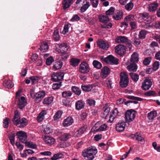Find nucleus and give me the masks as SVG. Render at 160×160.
Segmentation results:
<instances>
[{
    "label": "nucleus",
    "mask_w": 160,
    "mask_h": 160,
    "mask_svg": "<svg viewBox=\"0 0 160 160\" xmlns=\"http://www.w3.org/2000/svg\"><path fill=\"white\" fill-rule=\"evenodd\" d=\"M20 116L18 114V111L16 110L14 112V116L13 119V122L15 124H18V127L22 128L26 126L28 124L27 120L24 118L20 119Z\"/></svg>",
    "instance_id": "1"
},
{
    "label": "nucleus",
    "mask_w": 160,
    "mask_h": 160,
    "mask_svg": "<svg viewBox=\"0 0 160 160\" xmlns=\"http://www.w3.org/2000/svg\"><path fill=\"white\" fill-rule=\"evenodd\" d=\"M97 153V150L95 147H89L84 149L82 152V156L86 159H94Z\"/></svg>",
    "instance_id": "2"
},
{
    "label": "nucleus",
    "mask_w": 160,
    "mask_h": 160,
    "mask_svg": "<svg viewBox=\"0 0 160 160\" xmlns=\"http://www.w3.org/2000/svg\"><path fill=\"white\" fill-rule=\"evenodd\" d=\"M99 21L104 24L103 25H101V28H109L112 26V23L109 22V18L105 15H100L99 17Z\"/></svg>",
    "instance_id": "3"
},
{
    "label": "nucleus",
    "mask_w": 160,
    "mask_h": 160,
    "mask_svg": "<svg viewBox=\"0 0 160 160\" xmlns=\"http://www.w3.org/2000/svg\"><path fill=\"white\" fill-rule=\"evenodd\" d=\"M120 85L121 87L125 88L127 87L129 83L128 75L126 72H123L120 73Z\"/></svg>",
    "instance_id": "4"
},
{
    "label": "nucleus",
    "mask_w": 160,
    "mask_h": 160,
    "mask_svg": "<svg viewBox=\"0 0 160 160\" xmlns=\"http://www.w3.org/2000/svg\"><path fill=\"white\" fill-rule=\"evenodd\" d=\"M32 91L30 92L31 96L32 98L35 99V102L37 103L41 102L45 95V92L43 91H39L35 94Z\"/></svg>",
    "instance_id": "5"
},
{
    "label": "nucleus",
    "mask_w": 160,
    "mask_h": 160,
    "mask_svg": "<svg viewBox=\"0 0 160 160\" xmlns=\"http://www.w3.org/2000/svg\"><path fill=\"white\" fill-rule=\"evenodd\" d=\"M128 39L126 37L124 36H119L117 37L115 41L118 43H125L128 44V47L129 50L132 49V46L130 43L128 42Z\"/></svg>",
    "instance_id": "6"
},
{
    "label": "nucleus",
    "mask_w": 160,
    "mask_h": 160,
    "mask_svg": "<svg viewBox=\"0 0 160 160\" xmlns=\"http://www.w3.org/2000/svg\"><path fill=\"white\" fill-rule=\"evenodd\" d=\"M135 112L132 110H128L126 111L125 117L126 120L128 122L132 121L135 117Z\"/></svg>",
    "instance_id": "7"
},
{
    "label": "nucleus",
    "mask_w": 160,
    "mask_h": 160,
    "mask_svg": "<svg viewBox=\"0 0 160 160\" xmlns=\"http://www.w3.org/2000/svg\"><path fill=\"white\" fill-rule=\"evenodd\" d=\"M90 70L88 64L86 62L83 61L81 63L79 66V72L82 73H86L88 72Z\"/></svg>",
    "instance_id": "8"
},
{
    "label": "nucleus",
    "mask_w": 160,
    "mask_h": 160,
    "mask_svg": "<svg viewBox=\"0 0 160 160\" xmlns=\"http://www.w3.org/2000/svg\"><path fill=\"white\" fill-rule=\"evenodd\" d=\"M64 74L62 72H54L51 75V80L54 82L62 80L63 78Z\"/></svg>",
    "instance_id": "9"
},
{
    "label": "nucleus",
    "mask_w": 160,
    "mask_h": 160,
    "mask_svg": "<svg viewBox=\"0 0 160 160\" xmlns=\"http://www.w3.org/2000/svg\"><path fill=\"white\" fill-rule=\"evenodd\" d=\"M107 128V126L106 124H104L101 125L99 122H98L95 124L92 130L93 129L95 132L102 131L106 130Z\"/></svg>",
    "instance_id": "10"
},
{
    "label": "nucleus",
    "mask_w": 160,
    "mask_h": 160,
    "mask_svg": "<svg viewBox=\"0 0 160 160\" xmlns=\"http://www.w3.org/2000/svg\"><path fill=\"white\" fill-rule=\"evenodd\" d=\"M152 84L151 80L149 78H147L142 82L141 88L144 90H147L150 88Z\"/></svg>",
    "instance_id": "11"
},
{
    "label": "nucleus",
    "mask_w": 160,
    "mask_h": 160,
    "mask_svg": "<svg viewBox=\"0 0 160 160\" xmlns=\"http://www.w3.org/2000/svg\"><path fill=\"white\" fill-rule=\"evenodd\" d=\"M115 51L118 55H123L126 52V48L124 45L119 44L116 46Z\"/></svg>",
    "instance_id": "12"
},
{
    "label": "nucleus",
    "mask_w": 160,
    "mask_h": 160,
    "mask_svg": "<svg viewBox=\"0 0 160 160\" xmlns=\"http://www.w3.org/2000/svg\"><path fill=\"white\" fill-rule=\"evenodd\" d=\"M17 135L19 140L22 143H24L27 138L26 133L23 131H20L17 132Z\"/></svg>",
    "instance_id": "13"
},
{
    "label": "nucleus",
    "mask_w": 160,
    "mask_h": 160,
    "mask_svg": "<svg viewBox=\"0 0 160 160\" xmlns=\"http://www.w3.org/2000/svg\"><path fill=\"white\" fill-rule=\"evenodd\" d=\"M44 142L49 145H52L55 142V139L51 137L45 136L43 138Z\"/></svg>",
    "instance_id": "14"
},
{
    "label": "nucleus",
    "mask_w": 160,
    "mask_h": 160,
    "mask_svg": "<svg viewBox=\"0 0 160 160\" xmlns=\"http://www.w3.org/2000/svg\"><path fill=\"white\" fill-rule=\"evenodd\" d=\"M118 59L112 55L108 56L107 62L112 64L117 65L118 64Z\"/></svg>",
    "instance_id": "15"
},
{
    "label": "nucleus",
    "mask_w": 160,
    "mask_h": 160,
    "mask_svg": "<svg viewBox=\"0 0 160 160\" xmlns=\"http://www.w3.org/2000/svg\"><path fill=\"white\" fill-rule=\"evenodd\" d=\"M159 6V4L157 2H154L148 5V11L149 12H153L156 11Z\"/></svg>",
    "instance_id": "16"
},
{
    "label": "nucleus",
    "mask_w": 160,
    "mask_h": 160,
    "mask_svg": "<svg viewBox=\"0 0 160 160\" xmlns=\"http://www.w3.org/2000/svg\"><path fill=\"white\" fill-rule=\"evenodd\" d=\"M98 46L103 49H107L109 48L108 44L105 41L102 40H99L97 42Z\"/></svg>",
    "instance_id": "17"
},
{
    "label": "nucleus",
    "mask_w": 160,
    "mask_h": 160,
    "mask_svg": "<svg viewBox=\"0 0 160 160\" xmlns=\"http://www.w3.org/2000/svg\"><path fill=\"white\" fill-rule=\"evenodd\" d=\"M26 101L25 98L23 96L21 97L20 99L18 100V107L20 109H22L26 105Z\"/></svg>",
    "instance_id": "18"
},
{
    "label": "nucleus",
    "mask_w": 160,
    "mask_h": 160,
    "mask_svg": "<svg viewBox=\"0 0 160 160\" xmlns=\"http://www.w3.org/2000/svg\"><path fill=\"white\" fill-rule=\"evenodd\" d=\"M110 72L109 69L106 67L103 68L102 69L101 77L103 78H105Z\"/></svg>",
    "instance_id": "19"
},
{
    "label": "nucleus",
    "mask_w": 160,
    "mask_h": 160,
    "mask_svg": "<svg viewBox=\"0 0 160 160\" xmlns=\"http://www.w3.org/2000/svg\"><path fill=\"white\" fill-rule=\"evenodd\" d=\"M125 126L126 123L125 122L118 123L116 125V130L118 132H122L124 130Z\"/></svg>",
    "instance_id": "20"
},
{
    "label": "nucleus",
    "mask_w": 160,
    "mask_h": 160,
    "mask_svg": "<svg viewBox=\"0 0 160 160\" xmlns=\"http://www.w3.org/2000/svg\"><path fill=\"white\" fill-rule=\"evenodd\" d=\"M73 121V119L71 117H69L64 120L62 124L64 127H67L70 125Z\"/></svg>",
    "instance_id": "21"
},
{
    "label": "nucleus",
    "mask_w": 160,
    "mask_h": 160,
    "mask_svg": "<svg viewBox=\"0 0 160 160\" xmlns=\"http://www.w3.org/2000/svg\"><path fill=\"white\" fill-rule=\"evenodd\" d=\"M139 60L138 54L136 52L133 53L131 56L130 61L133 63H135L137 62Z\"/></svg>",
    "instance_id": "22"
},
{
    "label": "nucleus",
    "mask_w": 160,
    "mask_h": 160,
    "mask_svg": "<svg viewBox=\"0 0 160 160\" xmlns=\"http://www.w3.org/2000/svg\"><path fill=\"white\" fill-rule=\"evenodd\" d=\"M47 114V112L43 110L41 112L37 117V120L39 122H42L44 118V116Z\"/></svg>",
    "instance_id": "23"
},
{
    "label": "nucleus",
    "mask_w": 160,
    "mask_h": 160,
    "mask_svg": "<svg viewBox=\"0 0 160 160\" xmlns=\"http://www.w3.org/2000/svg\"><path fill=\"white\" fill-rule=\"evenodd\" d=\"M83 3L84 4L81 8V11L82 12H85L90 6L89 2L87 1L86 0H83Z\"/></svg>",
    "instance_id": "24"
},
{
    "label": "nucleus",
    "mask_w": 160,
    "mask_h": 160,
    "mask_svg": "<svg viewBox=\"0 0 160 160\" xmlns=\"http://www.w3.org/2000/svg\"><path fill=\"white\" fill-rule=\"evenodd\" d=\"M131 137L132 138H135L138 141L141 142L142 143L144 142V138L140 134H138L137 133L136 134H132L131 135Z\"/></svg>",
    "instance_id": "25"
},
{
    "label": "nucleus",
    "mask_w": 160,
    "mask_h": 160,
    "mask_svg": "<svg viewBox=\"0 0 160 160\" xmlns=\"http://www.w3.org/2000/svg\"><path fill=\"white\" fill-rule=\"evenodd\" d=\"M87 128V126L86 125H84L79 129L78 130L75 132L77 137H79L81 135L83 134L85 132Z\"/></svg>",
    "instance_id": "26"
},
{
    "label": "nucleus",
    "mask_w": 160,
    "mask_h": 160,
    "mask_svg": "<svg viewBox=\"0 0 160 160\" xmlns=\"http://www.w3.org/2000/svg\"><path fill=\"white\" fill-rule=\"evenodd\" d=\"M3 86L8 88H11L14 86L13 83L10 80H5L3 83Z\"/></svg>",
    "instance_id": "27"
},
{
    "label": "nucleus",
    "mask_w": 160,
    "mask_h": 160,
    "mask_svg": "<svg viewBox=\"0 0 160 160\" xmlns=\"http://www.w3.org/2000/svg\"><path fill=\"white\" fill-rule=\"evenodd\" d=\"M71 134L69 133H65L59 137V140L61 141H65L71 137Z\"/></svg>",
    "instance_id": "28"
},
{
    "label": "nucleus",
    "mask_w": 160,
    "mask_h": 160,
    "mask_svg": "<svg viewBox=\"0 0 160 160\" xmlns=\"http://www.w3.org/2000/svg\"><path fill=\"white\" fill-rule=\"evenodd\" d=\"M63 65V63L61 61H57L55 62L53 66V69L55 70L59 69L61 68Z\"/></svg>",
    "instance_id": "29"
},
{
    "label": "nucleus",
    "mask_w": 160,
    "mask_h": 160,
    "mask_svg": "<svg viewBox=\"0 0 160 160\" xmlns=\"http://www.w3.org/2000/svg\"><path fill=\"white\" fill-rule=\"evenodd\" d=\"M53 98L52 97H48L45 98L43 101L44 104L48 105L51 104L53 101Z\"/></svg>",
    "instance_id": "30"
},
{
    "label": "nucleus",
    "mask_w": 160,
    "mask_h": 160,
    "mask_svg": "<svg viewBox=\"0 0 160 160\" xmlns=\"http://www.w3.org/2000/svg\"><path fill=\"white\" fill-rule=\"evenodd\" d=\"M103 112L102 115V117L106 119L110 111V108L109 107H105L103 108Z\"/></svg>",
    "instance_id": "31"
},
{
    "label": "nucleus",
    "mask_w": 160,
    "mask_h": 160,
    "mask_svg": "<svg viewBox=\"0 0 160 160\" xmlns=\"http://www.w3.org/2000/svg\"><path fill=\"white\" fill-rule=\"evenodd\" d=\"M73 0H64L63 2V8L64 9L69 8Z\"/></svg>",
    "instance_id": "32"
},
{
    "label": "nucleus",
    "mask_w": 160,
    "mask_h": 160,
    "mask_svg": "<svg viewBox=\"0 0 160 160\" xmlns=\"http://www.w3.org/2000/svg\"><path fill=\"white\" fill-rule=\"evenodd\" d=\"M157 113L156 111H151L148 114V117L149 120H153L157 116Z\"/></svg>",
    "instance_id": "33"
},
{
    "label": "nucleus",
    "mask_w": 160,
    "mask_h": 160,
    "mask_svg": "<svg viewBox=\"0 0 160 160\" xmlns=\"http://www.w3.org/2000/svg\"><path fill=\"white\" fill-rule=\"evenodd\" d=\"M60 49V52H66L68 50L67 48V45L65 43H63L61 44L59 46Z\"/></svg>",
    "instance_id": "34"
},
{
    "label": "nucleus",
    "mask_w": 160,
    "mask_h": 160,
    "mask_svg": "<svg viewBox=\"0 0 160 160\" xmlns=\"http://www.w3.org/2000/svg\"><path fill=\"white\" fill-rule=\"evenodd\" d=\"M127 68L129 71L136 72L137 71V67L135 63L131 64L127 67Z\"/></svg>",
    "instance_id": "35"
},
{
    "label": "nucleus",
    "mask_w": 160,
    "mask_h": 160,
    "mask_svg": "<svg viewBox=\"0 0 160 160\" xmlns=\"http://www.w3.org/2000/svg\"><path fill=\"white\" fill-rule=\"evenodd\" d=\"M84 106V103L81 101H78L75 103L76 109L78 110H80Z\"/></svg>",
    "instance_id": "36"
},
{
    "label": "nucleus",
    "mask_w": 160,
    "mask_h": 160,
    "mask_svg": "<svg viewBox=\"0 0 160 160\" xmlns=\"http://www.w3.org/2000/svg\"><path fill=\"white\" fill-rule=\"evenodd\" d=\"M48 48V46L46 42L42 43L40 47V49L41 51L44 52L46 51Z\"/></svg>",
    "instance_id": "37"
},
{
    "label": "nucleus",
    "mask_w": 160,
    "mask_h": 160,
    "mask_svg": "<svg viewBox=\"0 0 160 160\" xmlns=\"http://www.w3.org/2000/svg\"><path fill=\"white\" fill-rule=\"evenodd\" d=\"M80 62V60L75 58H72L71 59L70 62L71 64L74 67L78 66Z\"/></svg>",
    "instance_id": "38"
},
{
    "label": "nucleus",
    "mask_w": 160,
    "mask_h": 160,
    "mask_svg": "<svg viewBox=\"0 0 160 160\" xmlns=\"http://www.w3.org/2000/svg\"><path fill=\"white\" fill-rule=\"evenodd\" d=\"M123 13L122 11H118L113 17L116 20H119L122 18Z\"/></svg>",
    "instance_id": "39"
},
{
    "label": "nucleus",
    "mask_w": 160,
    "mask_h": 160,
    "mask_svg": "<svg viewBox=\"0 0 160 160\" xmlns=\"http://www.w3.org/2000/svg\"><path fill=\"white\" fill-rule=\"evenodd\" d=\"M29 79L31 80V82L33 84H35L38 83L40 78L38 76H32L30 77Z\"/></svg>",
    "instance_id": "40"
},
{
    "label": "nucleus",
    "mask_w": 160,
    "mask_h": 160,
    "mask_svg": "<svg viewBox=\"0 0 160 160\" xmlns=\"http://www.w3.org/2000/svg\"><path fill=\"white\" fill-rule=\"evenodd\" d=\"M129 74L132 79L135 82H136L138 80L139 76L135 73L130 72Z\"/></svg>",
    "instance_id": "41"
},
{
    "label": "nucleus",
    "mask_w": 160,
    "mask_h": 160,
    "mask_svg": "<svg viewBox=\"0 0 160 160\" xmlns=\"http://www.w3.org/2000/svg\"><path fill=\"white\" fill-rule=\"evenodd\" d=\"M72 92L77 95H79L81 93V90L75 86H72Z\"/></svg>",
    "instance_id": "42"
},
{
    "label": "nucleus",
    "mask_w": 160,
    "mask_h": 160,
    "mask_svg": "<svg viewBox=\"0 0 160 160\" xmlns=\"http://www.w3.org/2000/svg\"><path fill=\"white\" fill-rule=\"evenodd\" d=\"M53 38L55 41H58L59 40L60 37L59 35L58 31L57 29L55 30L53 32Z\"/></svg>",
    "instance_id": "43"
},
{
    "label": "nucleus",
    "mask_w": 160,
    "mask_h": 160,
    "mask_svg": "<svg viewBox=\"0 0 160 160\" xmlns=\"http://www.w3.org/2000/svg\"><path fill=\"white\" fill-rule=\"evenodd\" d=\"M62 114V111L61 110L57 111L53 116L54 120H57L60 118Z\"/></svg>",
    "instance_id": "44"
},
{
    "label": "nucleus",
    "mask_w": 160,
    "mask_h": 160,
    "mask_svg": "<svg viewBox=\"0 0 160 160\" xmlns=\"http://www.w3.org/2000/svg\"><path fill=\"white\" fill-rule=\"evenodd\" d=\"M62 96L63 98H66L70 97L72 95V93L70 91H66L63 92L62 93Z\"/></svg>",
    "instance_id": "45"
},
{
    "label": "nucleus",
    "mask_w": 160,
    "mask_h": 160,
    "mask_svg": "<svg viewBox=\"0 0 160 160\" xmlns=\"http://www.w3.org/2000/svg\"><path fill=\"white\" fill-rule=\"evenodd\" d=\"M81 88L83 91L86 92H89L92 89V85H82Z\"/></svg>",
    "instance_id": "46"
},
{
    "label": "nucleus",
    "mask_w": 160,
    "mask_h": 160,
    "mask_svg": "<svg viewBox=\"0 0 160 160\" xmlns=\"http://www.w3.org/2000/svg\"><path fill=\"white\" fill-rule=\"evenodd\" d=\"M62 156L63 155L61 153H58L54 154L53 156L51 158V159L52 160H56L62 158Z\"/></svg>",
    "instance_id": "47"
},
{
    "label": "nucleus",
    "mask_w": 160,
    "mask_h": 160,
    "mask_svg": "<svg viewBox=\"0 0 160 160\" xmlns=\"http://www.w3.org/2000/svg\"><path fill=\"white\" fill-rule=\"evenodd\" d=\"M147 33L146 31L144 30H141L139 33L138 37L139 38L143 39L145 38L146 35Z\"/></svg>",
    "instance_id": "48"
},
{
    "label": "nucleus",
    "mask_w": 160,
    "mask_h": 160,
    "mask_svg": "<svg viewBox=\"0 0 160 160\" xmlns=\"http://www.w3.org/2000/svg\"><path fill=\"white\" fill-rule=\"evenodd\" d=\"M133 4L132 1H130L129 2L127 3V5L125 6V8L127 10L130 11L133 8Z\"/></svg>",
    "instance_id": "49"
},
{
    "label": "nucleus",
    "mask_w": 160,
    "mask_h": 160,
    "mask_svg": "<svg viewBox=\"0 0 160 160\" xmlns=\"http://www.w3.org/2000/svg\"><path fill=\"white\" fill-rule=\"evenodd\" d=\"M93 64L94 67L98 69H100L102 67V64L96 60H94L93 62Z\"/></svg>",
    "instance_id": "50"
},
{
    "label": "nucleus",
    "mask_w": 160,
    "mask_h": 160,
    "mask_svg": "<svg viewBox=\"0 0 160 160\" xmlns=\"http://www.w3.org/2000/svg\"><path fill=\"white\" fill-rule=\"evenodd\" d=\"M25 143L27 146L32 148H37V146L36 144H33L32 142H27L25 141L24 142Z\"/></svg>",
    "instance_id": "51"
},
{
    "label": "nucleus",
    "mask_w": 160,
    "mask_h": 160,
    "mask_svg": "<svg viewBox=\"0 0 160 160\" xmlns=\"http://www.w3.org/2000/svg\"><path fill=\"white\" fill-rule=\"evenodd\" d=\"M15 135L14 133H12L9 136V139L10 140L11 144L12 145H14L15 144Z\"/></svg>",
    "instance_id": "52"
},
{
    "label": "nucleus",
    "mask_w": 160,
    "mask_h": 160,
    "mask_svg": "<svg viewBox=\"0 0 160 160\" xmlns=\"http://www.w3.org/2000/svg\"><path fill=\"white\" fill-rule=\"evenodd\" d=\"M54 61V59L52 57H50L47 59L46 61V64L48 65H50Z\"/></svg>",
    "instance_id": "53"
},
{
    "label": "nucleus",
    "mask_w": 160,
    "mask_h": 160,
    "mask_svg": "<svg viewBox=\"0 0 160 160\" xmlns=\"http://www.w3.org/2000/svg\"><path fill=\"white\" fill-rule=\"evenodd\" d=\"M90 2L92 7L96 8L98 4V0H90Z\"/></svg>",
    "instance_id": "54"
},
{
    "label": "nucleus",
    "mask_w": 160,
    "mask_h": 160,
    "mask_svg": "<svg viewBox=\"0 0 160 160\" xmlns=\"http://www.w3.org/2000/svg\"><path fill=\"white\" fill-rule=\"evenodd\" d=\"M134 16L132 15H130L126 16L125 19L124 21L129 22L133 20L134 19Z\"/></svg>",
    "instance_id": "55"
},
{
    "label": "nucleus",
    "mask_w": 160,
    "mask_h": 160,
    "mask_svg": "<svg viewBox=\"0 0 160 160\" xmlns=\"http://www.w3.org/2000/svg\"><path fill=\"white\" fill-rule=\"evenodd\" d=\"M127 98L128 99L135 100L139 101H142L143 100L142 98L132 96H127Z\"/></svg>",
    "instance_id": "56"
},
{
    "label": "nucleus",
    "mask_w": 160,
    "mask_h": 160,
    "mask_svg": "<svg viewBox=\"0 0 160 160\" xmlns=\"http://www.w3.org/2000/svg\"><path fill=\"white\" fill-rule=\"evenodd\" d=\"M149 15L147 12H144L141 14V17L144 20L146 21L149 18Z\"/></svg>",
    "instance_id": "57"
},
{
    "label": "nucleus",
    "mask_w": 160,
    "mask_h": 160,
    "mask_svg": "<svg viewBox=\"0 0 160 160\" xmlns=\"http://www.w3.org/2000/svg\"><path fill=\"white\" fill-rule=\"evenodd\" d=\"M9 119L8 118H6L3 120V127L5 128H7L8 126Z\"/></svg>",
    "instance_id": "58"
},
{
    "label": "nucleus",
    "mask_w": 160,
    "mask_h": 160,
    "mask_svg": "<svg viewBox=\"0 0 160 160\" xmlns=\"http://www.w3.org/2000/svg\"><path fill=\"white\" fill-rule=\"evenodd\" d=\"M122 114L121 112H119L117 108H115L112 112V114L116 117L117 116H121Z\"/></svg>",
    "instance_id": "59"
},
{
    "label": "nucleus",
    "mask_w": 160,
    "mask_h": 160,
    "mask_svg": "<svg viewBox=\"0 0 160 160\" xmlns=\"http://www.w3.org/2000/svg\"><path fill=\"white\" fill-rule=\"evenodd\" d=\"M115 10V8L113 7H111L106 12L107 15H111L112 14Z\"/></svg>",
    "instance_id": "60"
},
{
    "label": "nucleus",
    "mask_w": 160,
    "mask_h": 160,
    "mask_svg": "<svg viewBox=\"0 0 160 160\" xmlns=\"http://www.w3.org/2000/svg\"><path fill=\"white\" fill-rule=\"evenodd\" d=\"M80 18L77 14L74 15L71 19V21L75 22L79 20Z\"/></svg>",
    "instance_id": "61"
},
{
    "label": "nucleus",
    "mask_w": 160,
    "mask_h": 160,
    "mask_svg": "<svg viewBox=\"0 0 160 160\" xmlns=\"http://www.w3.org/2000/svg\"><path fill=\"white\" fill-rule=\"evenodd\" d=\"M61 53V58L62 59L65 60L67 58L68 56V54L66 53V52H62Z\"/></svg>",
    "instance_id": "62"
},
{
    "label": "nucleus",
    "mask_w": 160,
    "mask_h": 160,
    "mask_svg": "<svg viewBox=\"0 0 160 160\" xmlns=\"http://www.w3.org/2000/svg\"><path fill=\"white\" fill-rule=\"evenodd\" d=\"M145 95L148 96H154L156 95V93L154 91H149L147 92Z\"/></svg>",
    "instance_id": "63"
},
{
    "label": "nucleus",
    "mask_w": 160,
    "mask_h": 160,
    "mask_svg": "<svg viewBox=\"0 0 160 160\" xmlns=\"http://www.w3.org/2000/svg\"><path fill=\"white\" fill-rule=\"evenodd\" d=\"M159 66V62L158 61H155L153 64V69L154 70H157Z\"/></svg>",
    "instance_id": "64"
}]
</instances>
